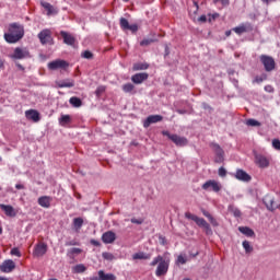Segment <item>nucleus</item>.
Instances as JSON below:
<instances>
[{
  "label": "nucleus",
  "instance_id": "f8f14e48",
  "mask_svg": "<svg viewBox=\"0 0 280 280\" xmlns=\"http://www.w3.org/2000/svg\"><path fill=\"white\" fill-rule=\"evenodd\" d=\"M16 268V264L12 259L4 260L0 266L1 272H12Z\"/></svg>",
  "mask_w": 280,
  "mask_h": 280
},
{
  "label": "nucleus",
  "instance_id": "bb28decb",
  "mask_svg": "<svg viewBox=\"0 0 280 280\" xmlns=\"http://www.w3.org/2000/svg\"><path fill=\"white\" fill-rule=\"evenodd\" d=\"M240 233H243V235H246L247 237H254L255 231L248 226H241L238 228Z\"/></svg>",
  "mask_w": 280,
  "mask_h": 280
},
{
  "label": "nucleus",
  "instance_id": "4468645a",
  "mask_svg": "<svg viewBox=\"0 0 280 280\" xmlns=\"http://www.w3.org/2000/svg\"><path fill=\"white\" fill-rule=\"evenodd\" d=\"M202 189H211L212 191L218 192L222 189V186H220V183L215 180H208L202 185Z\"/></svg>",
  "mask_w": 280,
  "mask_h": 280
},
{
  "label": "nucleus",
  "instance_id": "a878e982",
  "mask_svg": "<svg viewBox=\"0 0 280 280\" xmlns=\"http://www.w3.org/2000/svg\"><path fill=\"white\" fill-rule=\"evenodd\" d=\"M189 261V258L187 257V254H179L177 256V259L175 261L176 266H185Z\"/></svg>",
  "mask_w": 280,
  "mask_h": 280
},
{
  "label": "nucleus",
  "instance_id": "cd10ccee",
  "mask_svg": "<svg viewBox=\"0 0 280 280\" xmlns=\"http://www.w3.org/2000/svg\"><path fill=\"white\" fill-rule=\"evenodd\" d=\"M150 65L148 62H138L133 65V71H148Z\"/></svg>",
  "mask_w": 280,
  "mask_h": 280
},
{
  "label": "nucleus",
  "instance_id": "a18cd8bd",
  "mask_svg": "<svg viewBox=\"0 0 280 280\" xmlns=\"http://www.w3.org/2000/svg\"><path fill=\"white\" fill-rule=\"evenodd\" d=\"M105 91H106V86L101 85L96 89L95 94L97 97H100L102 95V93H104Z\"/></svg>",
  "mask_w": 280,
  "mask_h": 280
},
{
  "label": "nucleus",
  "instance_id": "5701e85b",
  "mask_svg": "<svg viewBox=\"0 0 280 280\" xmlns=\"http://www.w3.org/2000/svg\"><path fill=\"white\" fill-rule=\"evenodd\" d=\"M264 205H266V208L268 209V211H275L277 209V206H275V198L270 197V196H266L262 199Z\"/></svg>",
  "mask_w": 280,
  "mask_h": 280
},
{
  "label": "nucleus",
  "instance_id": "f257e3e1",
  "mask_svg": "<svg viewBox=\"0 0 280 280\" xmlns=\"http://www.w3.org/2000/svg\"><path fill=\"white\" fill-rule=\"evenodd\" d=\"M25 36V27L16 22L9 24L8 33H4V40L10 45L19 43Z\"/></svg>",
  "mask_w": 280,
  "mask_h": 280
},
{
  "label": "nucleus",
  "instance_id": "864d4df0",
  "mask_svg": "<svg viewBox=\"0 0 280 280\" xmlns=\"http://www.w3.org/2000/svg\"><path fill=\"white\" fill-rule=\"evenodd\" d=\"M265 91H266L267 93H275V88H272V85H266V86H265Z\"/></svg>",
  "mask_w": 280,
  "mask_h": 280
},
{
  "label": "nucleus",
  "instance_id": "c9c22d12",
  "mask_svg": "<svg viewBox=\"0 0 280 280\" xmlns=\"http://www.w3.org/2000/svg\"><path fill=\"white\" fill-rule=\"evenodd\" d=\"M59 122L61 126H67V124L71 122V116L69 115H61Z\"/></svg>",
  "mask_w": 280,
  "mask_h": 280
},
{
  "label": "nucleus",
  "instance_id": "0e129e2a",
  "mask_svg": "<svg viewBox=\"0 0 280 280\" xmlns=\"http://www.w3.org/2000/svg\"><path fill=\"white\" fill-rule=\"evenodd\" d=\"M165 56H170V47H165Z\"/></svg>",
  "mask_w": 280,
  "mask_h": 280
},
{
  "label": "nucleus",
  "instance_id": "f3484780",
  "mask_svg": "<svg viewBox=\"0 0 280 280\" xmlns=\"http://www.w3.org/2000/svg\"><path fill=\"white\" fill-rule=\"evenodd\" d=\"M0 209L2 211H4L5 215H8V218H16V210L14 209V207L10 206V205H0Z\"/></svg>",
  "mask_w": 280,
  "mask_h": 280
},
{
  "label": "nucleus",
  "instance_id": "4d7b16f0",
  "mask_svg": "<svg viewBox=\"0 0 280 280\" xmlns=\"http://www.w3.org/2000/svg\"><path fill=\"white\" fill-rule=\"evenodd\" d=\"M198 21L199 23H207V15H200Z\"/></svg>",
  "mask_w": 280,
  "mask_h": 280
},
{
  "label": "nucleus",
  "instance_id": "6e6552de",
  "mask_svg": "<svg viewBox=\"0 0 280 280\" xmlns=\"http://www.w3.org/2000/svg\"><path fill=\"white\" fill-rule=\"evenodd\" d=\"M260 62H262L266 71H273L275 69V58L268 56V55H261L260 56Z\"/></svg>",
  "mask_w": 280,
  "mask_h": 280
},
{
  "label": "nucleus",
  "instance_id": "4c0bfd02",
  "mask_svg": "<svg viewBox=\"0 0 280 280\" xmlns=\"http://www.w3.org/2000/svg\"><path fill=\"white\" fill-rule=\"evenodd\" d=\"M82 224H84V220H83L82 218H75V219H73V226H74L77 230L82 229Z\"/></svg>",
  "mask_w": 280,
  "mask_h": 280
},
{
  "label": "nucleus",
  "instance_id": "603ef678",
  "mask_svg": "<svg viewBox=\"0 0 280 280\" xmlns=\"http://www.w3.org/2000/svg\"><path fill=\"white\" fill-rule=\"evenodd\" d=\"M219 176H221V177L226 176V170L224 167L219 168Z\"/></svg>",
  "mask_w": 280,
  "mask_h": 280
},
{
  "label": "nucleus",
  "instance_id": "c756f323",
  "mask_svg": "<svg viewBox=\"0 0 280 280\" xmlns=\"http://www.w3.org/2000/svg\"><path fill=\"white\" fill-rule=\"evenodd\" d=\"M228 210L234 215V218H242V211L234 205H230Z\"/></svg>",
  "mask_w": 280,
  "mask_h": 280
},
{
  "label": "nucleus",
  "instance_id": "6e6d98bb",
  "mask_svg": "<svg viewBox=\"0 0 280 280\" xmlns=\"http://www.w3.org/2000/svg\"><path fill=\"white\" fill-rule=\"evenodd\" d=\"M90 244H92V246H102V244L100 243V241L96 240H91Z\"/></svg>",
  "mask_w": 280,
  "mask_h": 280
},
{
  "label": "nucleus",
  "instance_id": "1a4fd4ad",
  "mask_svg": "<svg viewBox=\"0 0 280 280\" xmlns=\"http://www.w3.org/2000/svg\"><path fill=\"white\" fill-rule=\"evenodd\" d=\"M232 32L242 36V34H246L247 32H253V24L250 22L242 23L240 26L232 28Z\"/></svg>",
  "mask_w": 280,
  "mask_h": 280
},
{
  "label": "nucleus",
  "instance_id": "13d9d810",
  "mask_svg": "<svg viewBox=\"0 0 280 280\" xmlns=\"http://www.w3.org/2000/svg\"><path fill=\"white\" fill-rule=\"evenodd\" d=\"M66 246H78V242H75V241L68 242V243H66Z\"/></svg>",
  "mask_w": 280,
  "mask_h": 280
},
{
  "label": "nucleus",
  "instance_id": "09e8293b",
  "mask_svg": "<svg viewBox=\"0 0 280 280\" xmlns=\"http://www.w3.org/2000/svg\"><path fill=\"white\" fill-rule=\"evenodd\" d=\"M272 147L275 148V150H280V140L279 139L272 140Z\"/></svg>",
  "mask_w": 280,
  "mask_h": 280
},
{
  "label": "nucleus",
  "instance_id": "7ed1b4c3",
  "mask_svg": "<svg viewBox=\"0 0 280 280\" xmlns=\"http://www.w3.org/2000/svg\"><path fill=\"white\" fill-rule=\"evenodd\" d=\"M185 218H187V220H192V222H196V224L199 225L201 229H205L208 235L209 233H211V225L203 218L191 214V212H186Z\"/></svg>",
  "mask_w": 280,
  "mask_h": 280
},
{
  "label": "nucleus",
  "instance_id": "aec40b11",
  "mask_svg": "<svg viewBox=\"0 0 280 280\" xmlns=\"http://www.w3.org/2000/svg\"><path fill=\"white\" fill-rule=\"evenodd\" d=\"M45 253H47V244L39 243L35 246V250H34L33 255L35 257H43V255H45Z\"/></svg>",
  "mask_w": 280,
  "mask_h": 280
},
{
  "label": "nucleus",
  "instance_id": "7c9ffc66",
  "mask_svg": "<svg viewBox=\"0 0 280 280\" xmlns=\"http://www.w3.org/2000/svg\"><path fill=\"white\" fill-rule=\"evenodd\" d=\"M98 277H101L102 280H117V277L113 273H105L103 270L98 271Z\"/></svg>",
  "mask_w": 280,
  "mask_h": 280
},
{
  "label": "nucleus",
  "instance_id": "ea45409f",
  "mask_svg": "<svg viewBox=\"0 0 280 280\" xmlns=\"http://www.w3.org/2000/svg\"><path fill=\"white\" fill-rule=\"evenodd\" d=\"M130 23L126 20V18H120V27L124 31H128Z\"/></svg>",
  "mask_w": 280,
  "mask_h": 280
},
{
  "label": "nucleus",
  "instance_id": "3c124183",
  "mask_svg": "<svg viewBox=\"0 0 280 280\" xmlns=\"http://www.w3.org/2000/svg\"><path fill=\"white\" fill-rule=\"evenodd\" d=\"M213 3H221L222 5H229L230 0H213Z\"/></svg>",
  "mask_w": 280,
  "mask_h": 280
},
{
  "label": "nucleus",
  "instance_id": "a211bd4d",
  "mask_svg": "<svg viewBox=\"0 0 280 280\" xmlns=\"http://www.w3.org/2000/svg\"><path fill=\"white\" fill-rule=\"evenodd\" d=\"M145 80H148V73L145 72L136 73L131 77V82H133V84H143Z\"/></svg>",
  "mask_w": 280,
  "mask_h": 280
},
{
  "label": "nucleus",
  "instance_id": "052dcab7",
  "mask_svg": "<svg viewBox=\"0 0 280 280\" xmlns=\"http://www.w3.org/2000/svg\"><path fill=\"white\" fill-rule=\"evenodd\" d=\"M15 188H18V189H25V186L23 184H16Z\"/></svg>",
  "mask_w": 280,
  "mask_h": 280
},
{
  "label": "nucleus",
  "instance_id": "69168bd1",
  "mask_svg": "<svg viewBox=\"0 0 280 280\" xmlns=\"http://www.w3.org/2000/svg\"><path fill=\"white\" fill-rule=\"evenodd\" d=\"M231 34H232V31H226L225 32V36H228V37L231 36Z\"/></svg>",
  "mask_w": 280,
  "mask_h": 280
},
{
  "label": "nucleus",
  "instance_id": "0eeeda50",
  "mask_svg": "<svg viewBox=\"0 0 280 280\" xmlns=\"http://www.w3.org/2000/svg\"><path fill=\"white\" fill-rule=\"evenodd\" d=\"M13 60H23V58H30V50L27 48L16 47L11 55Z\"/></svg>",
  "mask_w": 280,
  "mask_h": 280
},
{
  "label": "nucleus",
  "instance_id": "de8ad7c7",
  "mask_svg": "<svg viewBox=\"0 0 280 280\" xmlns=\"http://www.w3.org/2000/svg\"><path fill=\"white\" fill-rule=\"evenodd\" d=\"M127 30H129V32H132L135 34L136 32H139V26L137 24H129Z\"/></svg>",
  "mask_w": 280,
  "mask_h": 280
},
{
  "label": "nucleus",
  "instance_id": "a19ab883",
  "mask_svg": "<svg viewBox=\"0 0 280 280\" xmlns=\"http://www.w3.org/2000/svg\"><path fill=\"white\" fill-rule=\"evenodd\" d=\"M246 126L259 127V126H261V122H259L256 119L250 118V119L246 120Z\"/></svg>",
  "mask_w": 280,
  "mask_h": 280
},
{
  "label": "nucleus",
  "instance_id": "f03ea898",
  "mask_svg": "<svg viewBox=\"0 0 280 280\" xmlns=\"http://www.w3.org/2000/svg\"><path fill=\"white\" fill-rule=\"evenodd\" d=\"M170 253H164V256L159 255L155 257L150 266L154 267L158 266L155 270L156 277H165L167 275V271L170 270V257H167Z\"/></svg>",
  "mask_w": 280,
  "mask_h": 280
},
{
  "label": "nucleus",
  "instance_id": "72a5a7b5",
  "mask_svg": "<svg viewBox=\"0 0 280 280\" xmlns=\"http://www.w3.org/2000/svg\"><path fill=\"white\" fill-rule=\"evenodd\" d=\"M72 272H74L75 275H80L82 272H86V266H84L83 264L75 265L72 268Z\"/></svg>",
  "mask_w": 280,
  "mask_h": 280
},
{
  "label": "nucleus",
  "instance_id": "49530a36",
  "mask_svg": "<svg viewBox=\"0 0 280 280\" xmlns=\"http://www.w3.org/2000/svg\"><path fill=\"white\" fill-rule=\"evenodd\" d=\"M82 58H85L86 60H91V58H93V52H91L90 50H85L82 54Z\"/></svg>",
  "mask_w": 280,
  "mask_h": 280
},
{
  "label": "nucleus",
  "instance_id": "b1692460",
  "mask_svg": "<svg viewBox=\"0 0 280 280\" xmlns=\"http://www.w3.org/2000/svg\"><path fill=\"white\" fill-rule=\"evenodd\" d=\"M40 5L44 10H47V15L51 16V14H58V11L51 5L49 2H42Z\"/></svg>",
  "mask_w": 280,
  "mask_h": 280
},
{
  "label": "nucleus",
  "instance_id": "e433bc0d",
  "mask_svg": "<svg viewBox=\"0 0 280 280\" xmlns=\"http://www.w3.org/2000/svg\"><path fill=\"white\" fill-rule=\"evenodd\" d=\"M243 248L245 249V253L247 255H250V253H253V250H254V248L250 246V242H248V241L243 242Z\"/></svg>",
  "mask_w": 280,
  "mask_h": 280
},
{
  "label": "nucleus",
  "instance_id": "39448f33",
  "mask_svg": "<svg viewBox=\"0 0 280 280\" xmlns=\"http://www.w3.org/2000/svg\"><path fill=\"white\" fill-rule=\"evenodd\" d=\"M37 38L43 45H54V37L51 36V30H43L38 33Z\"/></svg>",
  "mask_w": 280,
  "mask_h": 280
},
{
  "label": "nucleus",
  "instance_id": "9b49d317",
  "mask_svg": "<svg viewBox=\"0 0 280 280\" xmlns=\"http://www.w3.org/2000/svg\"><path fill=\"white\" fill-rule=\"evenodd\" d=\"M255 163L256 165H258V167H261V168L270 167V160L262 154H258V153L255 154Z\"/></svg>",
  "mask_w": 280,
  "mask_h": 280
},
{
  "label": "nucleus",
  "instance_id": "423d86ee",
  "mask_svg": "<svg viewBox=\"0 0 280 280\" xmlns=\"http://www.w3.org/2000/svg\"><path fill=\"white\" fill-rule=\"evenodd\" d=\"M162 135L164 137H168V139H171V141H173V143L179 148H183L188 143L187 138L180 137L178 135H171L170 131H163Z\"/></svg>",
  "mask_w": 280,
  "mask_h": 280
},
{
  "label": "nucleus",
  "instance_id": "2f4dec72",
  "mask_svg": "<svg viewBox=\"0 0 280 280\" xmlns=\"http://www.w3.org/2000/svg\"><path fill=\"white\" fill-rule=\"evenodd\" d=\"M152 255L151 254H145L143 252H139L132 255V259H151Z\"/></svg>",
  "mask_w": 280,
  "mask_h": 280
},
{
  "label": "nucleus",
  "instance_id": "473e14b6",
  "mask_svg": "<svg viewBox=\"0 0 280 280\" xmlns=\"http://www.w3.org/2000/svg\"><path fill=\"white\" fill-rule=\"evenodd\" d=\"M75 255H82V249L78 247H73L68 250V257H70L71 259H73Z\"/></svg>",
  "mask_w": 280,
  "mask_h": 280
},
{
  "label": "nucleus",
  "instance_id": "58836bf2",
  "mask_svg": "<svg viewBox=\"0 0 280 280\" xmlns=\"http://www.w3.org/2000/svg\"><path fill=\"white\" fill-rule=\"evenodd\" d=\"M152 43H156V39L152 38H144L140 42L141 47H148L149 45H152Z\"/></svg>",
  "mask_w": 280,
  "mask_h": 280
},
{
  "label": "nucleus",
  "instance_id": "2eb2a0df",
  "mask_svg": "<svg viewBox=\"0 0 280 280\" xmlns=\"http://www.w3.org/2000/svg\"><path fill=\"white\" fill-rule=\"evenodd\" d=\"M117 240V234L113 231H107L102 235V241L104 244H113Z\"/></svg>",
  "mask_w": 280,
  "mask_h": 280
},
{
  "label": "nucleus",
  "instance_id": "ddd939ff",
  "mask_svg": "<svg viewBox=\"0 0 280 280\" xmlns=\"http://www.w3.org/2000/svg\"><path fill=\"white\" fill-rule=\"evenodd\" d=\"M159 121H163V116L151 115L143 121V127L150 128V126H152V124H159Z\"/></svg>",
  "mask_w": 280,
  "mask_h": 280
},
{
  "label": "nucleus",
  "instance_id": "338daca9",
  "mask_svg": "<svg viewBox=\"0 0 280 280\" xmlns=\"http://www.w3.org/2000/svg\"><path fill=\"white\" fill-rule=\"evenodd\" d=\"M1 233H3V229L0 228V235H1Z\"/></svg>",
  "mask_w": 280,
  "mask_h": 280
},
{
  "label": "nucleus",
  "instance_id": "e2e57ef3",
  "mask_svg": "<svg viewBox=\"0 0 280 280\" xmlns=\"http://www.w3.org/2000/svg\"><path fill=\"white\" fill-rule=\"evenodd\" d=\"M90 280H102V277H96V276H94V277H92V278H90Z\"/></svg>",
  "mask_w": 280,
  "mask_h": 280
},
{
  "label": "nucleus",
  "instance_id": "8fccbe9b",
  "mask_svg": "<svg viewBox=\"0 0 280 280\" xmlns=\"http://www.w3.org/2000/svg\"><path fill=\"white\" fill-rule=\"evenodd\" d=\"M11 255H14L15 257H21V252L19 250V248L14 247L13 249H11Z\"/></svg>",
  "mask_w": 280,
  "mask_h": 280
},
{
  "label": "nucleus",
  "instance_id": "c85d7f7f",
  "mask_svg": "<svg viewBox=\"0 0 280 280\" xmlns=\"http://www.w3.org/2000/svg\"><path fill=\"white\" fill-rule=\"evenodd\" d=\"M124 93H130L131 95L137 94V90L132 83H126L122 85Z\"/></svg>",
  "mask_w": 280,
  "mask_h": 280
},
{
  "label": "nucleus",
  "instance_id": "bf43d9fd",
  "mask_svg": "<svg viewBox=\"0 0 280 280\" xmlns=\"http://www.w3.org/2000/svg\"><path fill=\"white\" fill-rule=\"evenodd\" d=\"M5 61L0 59V71L4 69Z\"/></svg>",
  "mask_w": 280,
  "mask_h": 280
},
{
  "label": "nucleus",
  "instance_id": "dca6fc26",
  "mask_svg": "<svg viewBox=\"0 0 280 280\" xmlns=\"http://www.w3.org/2000/svg\"><path fill=\"white\" fill-rule=\"evenodd\" d=\"M60 36L63 38L65 45H70V46L75 45V37H73V35H71V33L61 31Z\"/></svg>",
  "mask_w": 280,
  "mask_h": 280
},
{
  "label": "nucleus",
  "instance_id": "774afa93",
  "mask_svg": "<svg viewBox=\"0 0 280 280\" xmlns=\"http://www.w3.org/2000/svg\"><path fill=\"white\" fill-rule=\"evenodd\" d=\"M124 1V3H128V1H130V0H122Z\"/></svg>",
  "mask_w": 280,
  "mask_h": 280
},
{
  "label": "nucleus",
  "instance_id": "680f3d73",
  "mask_svg": "<svg viewBox=\"0 0 280 280\" xmlns=\"http://www.w3.org/2000/svg\"><path fill=\"white\" fill-rule=\"evenodd\" d=\"M262 1V3H266V5H269L270 4V2H272V1H277V0H261Z\"/></svg>",
  "mask_w": 280,
  "mask_h": 280
},
{
  "label": "nucleus",
  "instance_id": "6ab92c4d",
  "mask_svg": "<svg viewBox=\"0 0 280 280\" xmlns=\"http://www.w3.org/2000/svg\"><path fill=\"white\" fill-rule=\"evenodd\" d=\"M52 200H54V198H51L49 196H42L38 198L37 202H38L39 207H43L44 209H49V207H51Z\"/></svg>",
  "mask_w": 280,
  "mask_h": 280
},
{
  "label": "nucleus",
  "instance_id": "9d476101",
  "mask_svg": "<svg viewBox=\"0 0 280 280\" xmlns=\"http://www.w3.org/2000/svg\"><path fill=\"white\" fill-rule=\"evenodd\" d=\"M211 149L213 150V152L215 153V163H222V161H224V150H222V147H220V144L218 143H211L210 144Z\"/></svg>",
  "mask_w": 280,
  "mask_h": 280
},
{
  "label": "nucleus",
  "instance_id": "412c9836",
  "mask_svg": "<svg viewBox=\"0 0 280 280\" xmlns=\"http://www.w3.org/2000/svg\"><path fill=\"white\" fill-rule=\"evenodd\" d=\"M26 119H31L32 121H40V114L36 109H30L25 112Z\"/></svg>",
  "mask_w": 280,
  "mask_h": 280
},
{
  "label": "nucleus",
  "instance_id": "c03bdc74",
  "mask_svg": "<svg viewBox=\"0 0 280 280\" xmlns=\"http://www.w3.org/2000/svg\"><path fill=\"white\" fill-rule=\"evenodd\" d=\"M102 256H103V259H106L107 261H113V259H115V256L108 252L103 253Z\"/></svg>",
  "mask_w": 280,
  "mask_h": 280
},
{
  "label": "nucleus",
  "instance_id": "f704fd0d",
  "mask_svg": "<svg viewBox=\"0 0 280 280\" xmlns=\"http://www.w3.org/2000/svg\"><path fill=\"white\" fill-rule=\"evenodd\" d=\"M70 104L71 106H73L74 108H80V106H82V100H80L79 97L77 96H72L70 98Z\"/></svg>",
  "mask_w": 280,
  "mask_h": 280
},
{
  "label": "nucleus",
  "instance_id": "4be33fe9",
  "mask_svg": "<svg viewBox=\"0 0 280 280\" xmlns=\"http://www.w3.org/2000/svg\"><path fill=\"white\" fill-rule=\"evenodd\" d=\"M235 178H237V180H243L244 183L250 182V175H248L244 170H237Z\"/></svg>",
  "mask_w": 280,
  "mask_h": 280
},
{
  "label": "nucleus",
  "instance_id": "5fc2aeb1",
  "mask_svg": "<svg viewBox=\"0 0 280 280\" xmlns=\"http://www.w3.org/2000/svg\"><path fill=\"white\" fill-rule=\"evenodd\" d=\"M142 222H143V219H135V218L131 219L132 224H141Z\"/></svg>",
  "mask_w": 280,
  "mask_h": 280
},
{
  "label": "nucleus",
  "instance_id": "79ce46f5",
  "mask_svg": "<svg viewBox=\"0 0 280 280\" xmlns=\"http://www.w3.org/2000/svg\"><path fill=\"white\" fill-rule=\"evenodd\" d=\"M59 86H60V89H65V88H67V89H71V88H73L74 86V84H73V81H63V82H61L60 84H59Z\"/></svg>",
  "mask_w": 280,
  "mask_h": 280
},
{
  "label": "nucleus",
  "instance_id": "37998d69",
  "mask_svg": "<svg viewBox=\"0 0 280 280\" xmlns=\"http://www.w3.org/2000/svg\"><path fill=\"white\" fill-rule=\"evenodd\" d=\"M268 80V75H266L265 73H262L260 77H256L254 82H256V84H261V82Z\"/></svg>",
  "mask_w": 280,
  "mask_h": 280
},
{
  "label": "nucleus",
  "instance_id": "20e7f679",
  "mask_svg": "<svg viewBox=\"0 0 280 280\" xmlns=\"http://www.w3.org/2000/svg\"><path fill=\"white\" fill-rule=\"evenodd\" d=\"M48 69L50 71H58V70L67 71V69H69V61L63 59H56L48 63Z\"/></svg>",
  "mask_w": 280,
  "mask_h": 280
},
{
  "label": "nucleus",
  "instance_id": "393cba45",
  "mask_svg": "<svg viewBox=\"0 0 280 280\" xmlns=\"http://www.w3.org/2000/svg\"><path fill=\"white\" fill-rule=\"evenodd\" d=\"M202 213H203L205 218H208V220L212 226H220V223L218 222V220L215 218H213V215H211V213H209V211L202 210Z\"/></svg>",
  "mask_w": 280,
  "mask_h": 280
}]
</instances>
